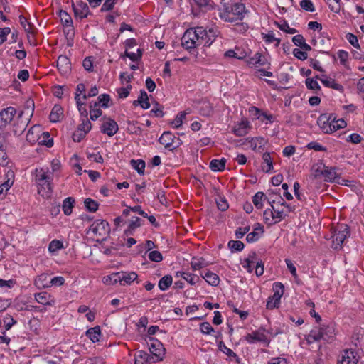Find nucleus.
<instances>
[{
    "label": "nucleus",
    "instance_id": "obj_1",
    "mask_svg": "<svg viewBox=\"0 0 364 364\" xmlns=\"http://www.w3.org/2000/svg\"><path fill=\"white\" fill-rule=\"evenodd\" d=\"M333 336L334 327L333 325H322L319 328L312 329L306 340L308 343H312L321 340L329 342Z\"/></svg>",
    "mask_w": 364,
    "mask_h": 364
},
{
    "label": "nucleus",
    "instance_id": "obj_2",
    "mask_svg": "<svg viewBox=\"0 0 364 364\" xmlns=\"http://www.w3.org/2000/svg\"><path fill=\"white\" fill-rule=\"evenodd\" d=\"M247 12L245 4L235 3L231 6H226L224 12L220 16L225 21L233 23L237 21H242Z\"/></svg>",
    "mask_w": 364,
    "mask_h": 364
},
{
    "label": "nucleus",
    "instance_id": "obj_3",
    "mask_svg": "<svg viewBox=\"0 0 364 364\" xmlns=\"http://www.w3.org/2000/svg\"><path fill=\"white\" fill-rule=\"evenodd\" d=\"M51 179L47 171H44L43 168L36 169V180L41 186L38 191L44 198H49L52 193Z\"/></svg>",
    "mask_w": 364,
    "mask_h": 364
},
{
    "label": "nucleus",
    "instance_id": "obj_4",
    "mask_svg": "<svg viewBox=\"0 0 364 364\" xmlns=\"http://www.w3.org/2000/svg\"><path fill=\"white\" fill-rule=\"evenodd\" d=\"M205 29L202 26L190 28L187 29L181 38V46L186 49L191 50L198 46V41H194L191 38L196 37L199 34H205Z\"/></svg>",
    "mask_w": 364,
    "mask_h": 364
},
{
    "label": "nucleus",
    "instance_id": "obj_5",
    "mask_svg": "<svg viewBox=\"0 0 364 364\" xmlns=\"http://www.w3.org/2000/svg\"><path fill=\"white\" fill-rule=\"evenodd\" d=\"M349 236L350 230L348 225L345 224L339 225L335 230L334 234L332 236V247L334 250L341 249L344 240Z\"/></svg>",
    "mask_w": 364,
    "mask_h": 364
},
{
    "label": "nucleus",
    "instance_id": "obj_6",
    "mask_svg": "<svg viewBox=\"0 0 364 364\" xmlns=\"http://www.w3.org/2000/svg\"><path fill=\"white\" fill-rule=\"evenodd\" d=\"M274 294L268 298L267 302V309H273L277 308L280 303V299L284 294V286L281 282H275L273 284Z\"/></svg>",
    "mask_w": 364,
    "mask_h": 364
},
{
    "label": "nucleus",
    "instance_id": "obj_7",
    "mask_svg": "<svg viewBox=\"0 0 364 364\" xmlns=\"http://www.w3.org/2000/svg\"><path fill=\"white\" fill-rule=\"evenodd\" d=\"M89 230L100 236L109 235L110 233L109 224L104 220H96L90 227Z\"/></svg>",
    "mask_w": 364,
    "mask_h": 364
},
{
    "label": "nucleus",
    "instance_id": "obj_8",
    "mask_svg": "<svg viewBox=\"0 0 364 364\" xmlns=\"http://www.w3.org/2000/svg\"><path fill=\"white\" fill-rule=\"evenodd\" d=\"M149 342L148 345L151 353L159 358V361H161L166 350L164 345L159 340L151 337L149 338Z\"/></svg>",
    "mask_w": 364,
    "mask_h": 364
},
{
    "label": "nucleus",
    "instance_id": "obj_9",
    "mask_svg": "<svg viewBox=\"0 0 364 364\" xmlns=\"http://www.w3.org/2000/svg\"><path fill=\"white\" fill-rule=\"evenodd\" d=\"M176 136H173L172 133L170 132H164L163 134L159 138V143L164 145L165 148L170 150L173 151L176 148H178L181 144V141L180 139H177L178 143L176 145H173L175 142Z\"/></svg>",
    "mask_w": 364,
    "mask_h": 364
},
{
    "label": "nucleus",
    "instance_id": "obj_10",
    "mask_svg": "<svg viewBox=\"0 0 364 364\" xmlns=\"http://www.w3.org/2000/svg\"><path fill=\"white\" fill-rule=\"evenodd\" d=\"M16 113V110L13 107H9L3 109L0 112V129H4L13 119Z\"/></svg>",
    "mask_w": 364,
    "mask_h": 364
},
{
    "label": "nucleus",
    "instance_id": "obj_11",
    "mask_svg": "<svg viewBox=\"0 0 364 364\" xmlns=\"http://www.w3.org/2000/svg\"><path fill=\"white\" fill-rule=\"evenodd\" d=\"M156 362H159V358L146 351L139 350L135 353L134 364H153Z\"/></svg>",
    "mask_w": 364,
    "mask_h": 364
},
{
    "label": "nucleus",
    "instance_id": "obj_12",
    "mask_svg": "<svg viewBox=\"0 0 364 364\" xmlns=\"http://www.w3.org/2000/svg\"><path fill=\"white\" fill-rule=\"evenodd\" d=\"M118 129L117 123L110 118L105 120L100 127L101 132L107 134L109 136H114L117 132Z\"/></svg>",
    "mask_w": 364,
    "mask_h": 364
},
{
    "label": "nucleus",
    "instance_id": "obj_13",
    "mask_svg": "<svg viewBox=\"0 0 364 364\" xmlns=\"http://www.w3.org/2000/svg\"><path fill=\"white\" fill-rule=\"evenodd\" d=\"M72 7L74 12V15L76 18H80V19L86 18L90 14L89 7L87 3H85L82 1H80L75 4L73 2L72 3Z\"/></svg>",
    "mask_w": 364,
    "mask_h": 364
},
{
    "label": "nucleus",
    "instance_id": "obj_14",
    "mask_svg": "<svg viewBox=\"0 0 364 364\" xmlns=\"http://www.w3.org/2000/svg\"><path fill=\"white\" fill-rule=\"evenodd\" d=\"M57 67L63 75H68L71 70V64L65 55H60L57 60Z\"/></svg>",
    "mask_w": 364,
    "mask_h": 364
},
{
    "label": "nucleus",
    "instance_id": "obj_15",
    "mask_svg": "<svg viewBox=\"0 0 364 364\" xmlns=\"http://www.w3.org/2000/svg\"><path fill=\"white\" fill-rule=\"evenodd\" d=\"M245 338L250 343H253L255 342H263L267 343L268 344L269 343L267 336L263 333H261L259 331H253L252 333H248L245 337Z\"/></svg>",
    "mask_w": 364,
    "mask_h": 364
},
{
    "label": "nucleus",
    "instance_id": "obj_16",
    "mask_svg": "<svg viewBox=\"0 0 364 364\" xmlns=\"http://www.w3.org/2000/svg\"><path fill=\"white\" fill-rule=\"evenodd\" d=\"M353 350H345L342 359L338 360V364H357L358 360Z\"/></svg>",
    "mask_w": 364,
    "mask_h": 364
},
{
    "label": "nucleus",
    "instance_id": "obj_17",
    "mask_svg": "<svg viewBox=\"0 0 364 364\" xmlns=\"http://www.w3.org/2000/svg\"><path fill=\"white\" fill-rule=\"evenodd\" d=\"M137 274L134 272H119V277H120L121 285L130 284L132 282L137 279Z\"/></svg>",
    "mask_w": 364,
    "mask_h": 364
},
{
    "label": "nucleus",
    "instance_id": "obj_18",
    "mask_svg": "<svg viewBox=\"0 0 364 364\" xmlns=\"http://www.w3.org/2000/svg\"><path fill=\"white\" fill-rule=\"evenodd\" d=\"M14 173L9 171L6 174L5 181L0 185V195L7 192L14 183Z\"/></svg>",
    "mask_w": 364,
    "mask_h": 364
},
{
    "label": "nucleus",
    "instance_id": "obj_19",
    "mask_svg": "<svg viewBox=\"0 0 364 364\" xmlns=\"http://www.w3.org/2000/svg\"><path fill=\"white\" fill-rule=\"evenodd\" d=\"M317 123L324 133H332V124L328 122L327 114H323L318 118Z\"/></svg>",
    "mask_w": 364,
    "mask_h": 364
},
{
    "label": "nucleus",
    "instance_id": "obj_20",
    "mask_svg": "<svg viewBox=\"0 0 364 364\" xmlns=\"http://www.w3.org/2000/svg\"><path fill=\"white\" fill-rule=\"evenodd\" d=\"M264 232V227L257 223L253 232L249 233L246 237L247 242H254L259 240L260 235Z\"/></svg>",
    "mask_w": 364,
    "mask_h": 364
},
{
    "label": "nucleus",
    "instance_id": "obj_21",
    "mask_svg": "<svg viewBox=\"0 0 364 364\" xmlns=\"http://www.w3.org/2000/svg\"><path fill=\"white\" fill-rule=\"evenodd\" d=\"M34 107L33 100L31 99L27 100L24 105V109L20 112L18 117H22L25 114L28 118H31L33 114Z\"/></svg>",
    "mask_w": 364,
    "mask_h": 364
},
{
    "label": "nucleus",
    "instance_id": "obj_22",
    "mask_svg": "<svg viewBox=\"0 0 364 364\" xmlns=\"http://www.w3.org/2000/svg\"><path fill=\"white\" fill-rule=\"evenodd\" d=\"M324 180L329 182H338L339 178L338 177L335 168H328L323 165V176Z\"/></svg>",
    "mask_w": 364,
    "mask_h": 364
},
{
    "label": "nucleus",
    "instance_id": "obj_23",
    "mask_svg": "<svg viewBox=\"0 0 364 364\" xmlns=\"http://www.w3.org/2000/svg\"><path fill=\"white\" fill-rule=\"evenodd\" d=\"M220 31L217 28H211L206 31V35L204 36V43L206 46H210L213 43L215 38L218 36Z\"/></svg>",
    "mask_w": 364,
    "mask_h": 364
},
{
    "label": "nucleus",
    "instance_id": "obj_24",
    "mask_svg": "<svg viewBox=\"0 0 364 364\" xmlns=\"http://www.w3.org/2000/svg\"><path fill=\"white\" fill-rule=\"evenodd\" d=\"M325 77L323 79H320V80L321 81L324 86L333 88L336 90H338L341 92L343 90V87L341 84L336 82L335 80L329 77Z\"/></svg>",
    "mask_w": 364,
    "mask_h": 364
},
{
    "label": "nucleus",
    "instance_id": "obj_25",
    "mask_svg": "<svg viewBox=\"0 0 364 364\" xmlns=\"http://www.w3.org/2000/svg\"><path fill=\"white\" fill-rule=\"evenodd\" d=\"M275 216V221L279 223L287 217V213L285 212L284 208L279 207L278 205H272L271 208Z\"/></svg>",
    "mask_w": 364,
    "mask_h": 364
},
{
    "label": "nucleus",
    "instance_id": "obj_26",
    "mask_svg": "<svg viewBox=\"0 0 364 364\" xmlns=\"http://www.w3.org/2000/svg\"><path fill=\"white\" fill-rule=\"evenodd\" d=\"M249 64L252 65H265L267 64L269 65L267 58L259 53H257L252 58L250 59Z\"/></svg>",
    "mask_w": 364,
    "mask_h": 364
},
{
    "label": "nucleus",
    "instance_id": "obj_27",
    "mask_svg": "<svg viewBox=\"0 0 364 364\" xmlns=\"http://www.w3.org/2000/svg\"><path fill=\"white\" fill-rule=\"evenodd\" d=\"M101 335L100 328L97 326L94 328H90L86 332V336L93 342L99 341L100 336Z\"/></svg>",
    "mask_w": 364,
    "mask_h": 364
},
{
    "label": "nucleus",
    "instance_id": "obj_28",
    "mask_svg": "<svg viewBox=\"0 0 364 364\" xmlns=\"http://www.w3.org/2000/svg\"><path fill=\"white\" fill-rule=\"evenodd\" d=\"M63 115V109L62 107L58 105H55L52 110H51V112L50 114V121L51 122H58L60 121V118L61 117V116Z\"/></svg>",
    "mask_w": 364,
    "mask_h": 364
},
{
    "label": "nucleus",
    "instance_id": "obj_29",
    "mask_svg": "<svg viewBox=\"0 0 364 364\" xmlns=\"http://www.w3.org/2000/svg\"><path fill=\"white\" fill-rule=\"evenodd\" d=\"M226 159L223 158L220 160L213 159L210 163V168L213 171H222L225 166Z\"/></svg>",
    "mask_w": 364,
    "mask_h": 364
},
{
    "label": "nucleus",
    "instance_id": "obj_30",
    "mask_svg": "<svg viewBox=\"0 0 364 364\" xmlns=\"http://www.w3.org/2000/svg\"><path fill=\"white\" fill-rule=\"evenodd\" d=\"M267 200V196L263 192H257L252 198V203L257 209L263 207V201Z\"/></svg>",
    "mask_w": 364,
    "mask_h": 364
},
{
    "label": "nucleus",
    "instance_id": "obj_31",
    "mask_svg": "<svg viewBox=\"0 0 364 364\" xmlns=\"http://www.w3.org/2000/svg\"><path fill=\"white\" fill-rule=\"evenodd\" d=\"M132 167L138 172L141 176L144 174V169L146 166L145 161L142 159H132L130 161Z\"/></svg>",
    "mask_w": 364,
    "mask_h": 364
},
{
    "label": "nucleus",
    "instance_id": "obj_32",
    "mask_svg": "<svg viewBox=\"0 0 364 364\" xmlns=\"http://www.w3.org/2000/svg\"><path fill=\"white\" fill-rule=\"evenodd\" d=\"M75 203V199L72 197L66 198L63 203V210L66 215H70L72 213V209Z\"/></svg>",
    "mask_w": 364,
    "mask_h": 364
},
{
    "label": "nucleus",
    "instance_id": "obj_33",
    "mask_svg": "<svg viewBox=\"0 0 364 364\" xmlns=\"http://www.w3.org/2000/svg\"><path fill=\"white\" fill-rule=\"evenodd\" d=\"M205 281L212 286H217L219 284V277L210 271H208L205 273L204 275L202 276Z\"/></svg>",
    "mask_w": 364,
    "mask_h": 364
},
{
    "label": "nucleus",
    "instance_id": "obj_34",
    "mask_svg": "<svg viewBox=\"0 0 364 364\" xmlns=\"http://www.w3.org/2000/svg\"><path fill=\"white\" fill-rule=\"evenodd\" d=\"M59 16L64 26L73 27V20L71 16L64 10L59 11Z\"/></svg>",
    "mask_w": 364,
    "mask_h": 364
},
{
    "label": "nucleus",
    "instance_id": "obj_35",
    "mask_svg": "<svg viewBox=\"0 0 364 364\" xmlns=\"http://www.w3.org/2000/svg\"><path fill=\"white\" fill-rule=\"evenodd\" d=\"M173 278L171 275H165L159 282V288L161 291L166 290L172 284Z\"/></svg>",
    "mask_w": 364,
    "mask_h": 364
},
{
    "label": "nucleus",
    "instance_id": "obj_36",
    "mask_svg": "<svg viewBox=\"0 0 364 364\" xmlns=\"http://www.w3.org/2000/svg\"><path fill=\"white\" fill-rule=\"evenodd\" d=\"M218 348L220 350L223 351L224 353H225L227 355H228L230 358H233L237 360V362H239V358L237 355L235 353H234L231 349L228 348L224 343L223 341H220L218 344Z\"/></svg>",
    "mask_w": 364,
    "mask_h": 364
},
{
    "label": "nucleus",
    "instance_id": "obj_37",
    "mask_svg": "<svg viewBox=\"0 0 364 364\" xmlns=\"http://www.w3.org/2000/svg\"><path fill=\"white\" fill-rule=\"evenodd\" d=\"M248 122L242 121L234 129V133L239 136H245L247 133Z\"/></svg>",
    "mask_w": 364,
    "mask_h": 364
},
{
    "label": "nucleus",
    "instance_id": "obj_38",
    "mask_svg": "<svg viewBox=\"0 0 364 364\" xmlns=\"http://www.w3.org/2000/svg\"><path fill=\"white\" fill-rule=\"evenodd\" d=\"M264 220L268 225H271L273 224L277 223V222L275 221L276 218L274 215V213L271 208H268L264 212Z\"/></svg>",
    "mask_w": 364,
    "mask_h": 364
},
{
    "label": "nucleus",
    "instance_id": "obj_39",
    "mask_svg": "<svg viewBox=\"0 0 364 364\" xmlns=\"http://www.w3.org/2000/svg\"><path fill=\"white\" fill-rule=\"evenodd\" d=\"M228 247L232 252L242 251L244 247V243L240 240H230L228 242Z\"/></svg>",
    "mask_w": 364,
    "mask_h": 364
},
{
    "label": "nucleus",
    "instance_id": "obj_40",
    "mask_svg": "<svg viewBox=\"0 0 364 364\" xmlns=\"http://www.w3.org/2000/svg\"><path fill=\"white\" fill-rule=\"evenodd\" d=\"M84 204L87 210L91 213L96 212L99 207V203L91 198H86Z\"/></svg>",
    "mask_w": 364,
    "mask_h": 364
},
{
    "label": "nucleus",
    "instance_id": "obj_41",
    "mask_svg": "<svg viewBox=\"0 0 364 364\" xmlns=\"http://www.w3.org/2000/svg\"><path fill=\"white\" fill-rule=\"evenodd\" d=\"M262 159L264 163L267 164V168L265 169V167L262 166V169L266 173H268L273 168L272 159L271 158L270 154L269 152L264 153L262 156Z\"/></svg>",
    "mask_w": 364,
    "mask_h": 364
},
{
    "label": "nucleus",
    "instance_id": "obj_42",
    "mask_svg": "<svg viewBox=\"0 0 364 364\" xmlns=\"http://www.w3.org/2000/svg\"><path fill=\"white\" fill-rule=\"evenodd\" d=\"M120 277H119V272L112 273L110 275L106 276L103 278V282L106 284H115L119 282Z\"/></svg>",
    "mask_w": 364,
    "mask_h": 364
},
{
    "label": "nucleus",
    "instance_id": "obj_43",
    "mask_svg": "<svg viewBox=\"0 0 364 364\" xmlns=\"http://www.w3.org/2000/svg\"><path fill=\"white\" fill-rule=\"evenodd\" d=\"M191 267L196 270L200 269V268L205 267L207 265V263L205 262V259L203 257L197 258L193 257L192 259V261L191 262Z\"/></svg>",
    "mask_w": 364,
    "mask_h": 364
},
{
    "label": "nucleus",
    "instance_id": "obj_44",
    "mask_svg": "<svg viewBox=\"0 0 364 364\" xmlns=\"http://www.w3.org/2000/svg\"><path fill=\"white\" fill-rule=\"evenodd\" d=\"M181 277L191 285H194L200 280L198 276L186 272L181 273Z\"/></svg>",
    "mask_w": 364,
    "mask_h": 364
},
{
    "label": "nucleus",
    "instance_id": "obj_45",
    "mask_svg": "<svg viewBox=\"0 0 364 364\" xmlns=\"http://www.w3.org/2000/svg\"><path fill=\"white\" fill-rule=\"evenodd\" d=\"M306 86L308 89L312 90L314 91H318L321 90V87L318 85V82L314 78H306L305 80Z\"/></svg>",
    "mask_w": 364,
    "mask_h": 364
},
{
    "label": "nucleus",
    "instance_id": "obj_46",
    "mask_svg": "<svg viewBox=\"0 0 364 364\" xmlns=\"http://www.w3.org/2000/svg\"><path fill=\"white\" fill-rule=\"evenodd\" d=\"M249 112H250L253 116L257 117V118H259V117H260V116L262 115V116H263V117H264V118H265V119H267L269 120L270 122H272V119H273V116H272V115H268V114H265V113H262V114H260V110H259L258 108L255 107H251L250 108V109H249Z\"/></svg>",
    "mask_w": 364,
    "mask_h": 364
},
{
    "label": "nucleus",
    "instance_id": "obj_47",
    "mask_svg": "<svg viewBox=\"0 0 364 364\" xmlns=\"http://www.w3.org/2000/svg\"><path fill=\"white\" fill-rule=\"evenodd\" d=\"M49 296L47 295L46 292H41L35 294L36 300L43 305H47L50 304L49 301Z\"/></svg>",
    "mask_w": 364,
    "mask_h": 364
},
{
    "label": "nucleus",
    "instance_id": "obj_48",
    "mask_svg": "<svg viewBox=\"0 0 364 364\" xmlns=\"http://www.w3.org/2000/svg\"><path fill=\"white\" fill-rule=\"evenodd\" d=\"M275 24L277 26V27L280 30H282L287 33L294 34L297 32V31L295 28H290L286 21H284L283 23H282V24L277 23V22H275Z\"/></svg>",
    "mask_w": 364,
    "mask_h": 364
},
{
    "label": "nucleus",
    "instance_id": "obj_49",
    "mask_svg": "<svg viewBox=\"0 0 364 364\" xmlns=\"http://www.w3.org/2000/svg\"><path fill=\"white\" fill-rule=\"evenodd\" d=\"M163 108L164 107L162 105H161L159 102H155L151 112L154 113V116L156 117H162L164 115Z\"/></svg>",
    "mask_w": 364,
    "mask_h": 364
},
{
    "label": "nucleus",
    "instance_id": "obj_50",
    "mask_svg": "<svg viewBox=\"0 0 364 364\" xmlns=\"http://www.w3.org/2000/svg\"><path fill=\"white\" fill-rule=\"evenodd\" d=\"M186 112H180L177 114L174 120L172 121L171 124L175 128L180 127L183 124V120L186 117Z\"/></svg>",
    "mask_w": 364,
    "mask_h": 364
},
{
    "label": "nucleus",
    "instance_id": "obj_51",
    "mask_svg": "<svg viewBox=\"0 0 364 364\" xmlns=\"http://www.w3.org/2000/svg\"><path fill=\"white\" fill-rule=\"evenodd\" d=\"M87 132L81 129V128H77V129L73 134V139L74 141L80 142L82 139H84Z\"/></svg>",
    "mask_w": 364,
    "mask_h": 364
},
{
    "label": "nucleus",
    "instance_id": "obj_52",
    "mask_svg": "<svg viewBox=\"0 0 364 364\" xmlns=\"http://www.w3.org/2000/svg\"><path fill=\"white\" fill-rule=\"evenodd\" d=\"M149 259L155 262H159L163 259V256L159 251L153 250L149 254Z\"/></svg>",
    "mask_w": 364,
    "mask_h": 364
},
{
    "label": "nucleus",
    "instance_id": "obj_53",
    "mask_svg": "<svg viewBox=\"0 0 364 364\" xmlns=\"http://www.w3.org/2000/svg\"><path fill=\"white\" fill-rule=\"evenodd\" d=\"M63 246L62 242H60V240H53L50 242L48 250L50 252H54L58 250H60L61 248H63Z\"/></svg>",
    "mask_w": 364,
    "mask_h": 364
},
{
    "label": "nucleus",
    "instance_id": "obj_54",
    "mask_svg": "<svg viewBox=\"0 0 364 364\" xmlns=\"http://www.w3.org/2000/svg\"><path fill=\"white\" fill-rule=\"evenodd\" d=\"M330 9L335 12L339 13L341 11V0H328Z\"/></svg>",
    "mask_w": 364,
    "mask_h": 364
},
{
    "label": "nucleus",
    "instance_id": "obj_55",
    "mask_svg": "<svg viewBox=\"0 0 364 364\" xmlns=\"http://www.w3.org/2000/svg\"><path fill=\"white\" fill-rule=\"evenodd\" d=\"M301 7L310 12H313L315 10L314 6L311 0H302L300 2Z\"/></svg>",
    "mask_w": 364,
    "mask_h": 364
},
{
    "label": "nucleus",
    "instance_id": "obj_56",
    "mask_svg": "<svg viewBox=\"0 0 364 364\" xmlns=\"http://www.w3.org/2000/svg\"><path fill=\"white\" fill-rule=\"evenodd\" d=\"M263 38L264 39L265 42L268 43L277 41L276 46H278L281 41L279 38L274 37L272 31H269L268 33L264 34Z\"/></svg>",
    "mask_w": 364,
    "mask_h": 364
},
{
    "label": "nucleus",
    "instance_id": "obj_57",
    "mask_svg": "<svg viewBox=\"0 0 364 364\" xmlns=\"http://www.w3.org/2000/svg\"><path fill=\"white\" fill-rule=\"evenodd\" d=\"M216 203L218 209L221 211H225L229 208L228 203L225 198L220 197L216 200Z\"/></svg>",
    "mask_w": 364,
    "mask_h": 364
},
{
    "label": "nucleus",
    "instance_id": "obj_58",
    "mask_svg": "<svg viewBox=\"0 0 364 364\" xmlns=\"http://www.w3.org/2000/svg\"><path fill=\"white\" fill-rule=\"evenodd\" d=\"M47 276L45 274H41L38 277V278L35 280V284L38 288H45L50 287V283L44 284L43 282L46 281Z\"/></svg>",
    "mask_w": 364,
    "mask_h": 364
},
{
    "label": "nucleus",
    "instance_id": "obj_59",
    "mask_svg": "<svg viewBox=\"0 0 364 364\" xmlns=\"http://www.w3.org/2000/svg\"><path fill=\"white\" fill-rule=\"evenodd\" d=\"M346 39L348 41V42L355 48H360V45L358 43V40L356 36L351 33H348L346 36Z\"/></svg>",
    "mask_w": 364,
    "mask_h": 364
},
{
    "label": "nucleus",
    "instance_id": "obj_60",
    "mask_svg": "<svg viewBox=\"0 0 364 364\" xmlns=\"http://www.w3.org/2000/svg\"><path fill=\"white\" fill-rule=\"evenodd\" d=\"M200 329L201 333L203 334H210L211 332L214 331V328L208 322H203L200 323Z\"/></svg>",
    "mask_w": 364,
    "mask_h": 364
},
{
    "label": "nucleus",
    "instance_id": "obj_61",
    "mask_svg": "<svg viewBox=\"0 0 364 364\" xmlns=\"http://www.w3.org/2000/svg\"><path fill=\"white\" fill-rule=\"evenodd\" d=\"M306 148L308 149H314V151H326V147L321 146L319 143H318L316 141H311V142L309 143L306 145Z\"/></svg>",
    "mask_w": 364,
    "mask_h": 364
},
{
    "label": "nucleus",
    "instance_id": "obj_62",
    "mask_svg": "<svg viewBox=\"0 0 364 364\" xmlns=\"http://www.w3.org/2000/svg\"><path fill=\"white\" fill-rule=\"evenodd\" d=\"M98 102L102 107H108V102L110 100V97L107 94H102L98 97Z\"/></svg>",
    "mask_w": 364,
    "mask_h": 364
},
{
    "label": "nucleus",
    "instance_id": "obj_63",
    "mask_svg": "<svg viewBox=\"0 0 364 364\" xmlns=\"http://www.w3.org/2000/svg\"><path fill=\"white\" fill-rule=\"evenodd\" d=\"M347 123L343 119H336L334 124H332V132L340 129L346 127Z\"/></svg>",
    "mask_w": 364,
    "mask_h": 364
},
{
    "label": "nucleus",
    "instance_id": "obj_64",
    "mask_svg": "<svg viewBox=\"0 0 364 364\" xmlns=\"http://www.w3.org/2000/svg\"><path fill=\"white\" fill-rule=\"evenodd\" d=\"M363 140V137L356 133L351 134L346 139V141L348 142H351L353 144H359Z\"/></svg>",
    "mask_w": 364,
    "mask_h": 364
}]
</instances>
